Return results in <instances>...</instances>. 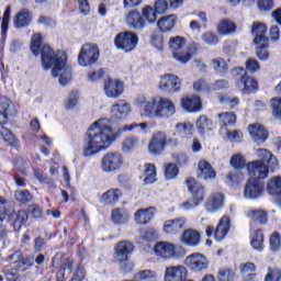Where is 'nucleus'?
<instances>
[{"label": "nucleus", "instance_id": "nucleus-57", "mask_svg": "<svg viewBox=\"0 0 281 281\" xmlns=\"http://www.w3.org/2000/svg\"><path fill=\"white\" fill-rule=\"evenodd\" d=\"M221 134L226 135L224 139H227L228 142H243V133H240L239 131L229 132V130H225L224 132H221Z\"/></svg>", "mask_w": 281, "mask_h": 281}, {"label": "nucleus", "instance_id": "nucleus-23", "mask_svg": "<svg viewBox=\"0 0 281 281\" xmlns=\"http://www.w3.org/2000/svg\"><path fill=\"white\" fill-rule=\"evenodd\" d=\"M180 243L187 247H199L201 244V233L194 228H187L180 236Z\"/></svg>", "mask_w": 281, "mask_h": 281}, {"label": "nucleus", "instance_id": "nucleus-39", "mask_svg": "<svg viewBox=\"0 0 281 281\" xmlns=\"http://www.w3.org/2000/svg\"><path fill=\"white\" fill-rule=\"evenodd\" d=\"M122 196V190L120 189H110L106 192H104L101 195V203H104L105 205H113L120 201V198Z\"/></svg>", "mask_w": 281, "mask_h": 281}, {"label": "nucleus", "instance_id": "nucleus-46", "mask_svg": "<svg viewBox=\"0 0 281 281\" xmlns=\"http://www.w3.org/2000/svg\"><path fill=\"white\" fill-rule=\"evenodd\" d=\"M131 218V213H128L125 209H115L112 211V221L119 225H123L124 223H128Z\"/></svg>", "mask_w": 281, "mask_h": 281}, {"label": "nucleus", "instance_id": "nucleus-51", "mask_svg": "<svg viewBox=\"0 0 281 281\" xmlns=\"http://www.w3.org/2000/svg\"><path fill=\"white\" fill-rule=\"evenodd\" d=\"M137 281H157V272L153 270H140L135 274Z\"/></svg>", "mask_w": 281, "mask_h": 281}, {"label": "nucleus", "instance_id": "nucleus-32", "mask_svg": "<svg viewBox=\"0 0 281 281\" xmlns=\"http://www.w3.org/2000/svg\"><path fill=\"white\" fill-rule=\"evenodd\" d=\"M198 177L203 181H212V179H216V171L207 160H200L198 164Z\"/></svg>", "mask_w": 281, "mask_h": 281}, {"label": "nucleus", "instance_id": "nucleus-26", "mask_svg": "<svg viewBox=\"0 0 281 281\" xmlns=\"http://www.w3.org/2000/svg\"><path fill=\"white\" fill-rule=\"evenodd\" d=\"M0 106L3 111L0 112V124H5L8 117H12L16 114V106L5 97L0 98Z\"/></svg>", "mask_w": 281, "mask_h": 281}, {"label": "nucleus", "instance_id": "nucleus-6", "mask_svg": "<svg viewBox=\"0 0 281 281\" xmlns=\"http://www.w3.org/2000/svg\"><path fill=\"white\" fill-rule=\"evenodd\" d=\"M177 115V104L169 98L158 95L154 120H168Z\"/></svg>", "mask_w": 281, "mask_h": 281}, {"label": "nucleus", "instance_id": "nucleus-21", "mask_svg": "<svg viewBox=\"0 0 281 281\" xmlns=\"http://www.w3.org/2000/svg\"><path fill=\"white\" fill-rule=\"evenodd\" d=\"M134 246L131 241H120L114 247V260L115 262H126L128 260V256L133 254Z\"/></svg>", "mask_w": 281, "mask_h": 281}, {"label": "nucleus", "instance_id": "nucleus-36", "mask_svg": "<svg viewBox=\"0 0 281 281\" xmlns=\"http://www.w3.org/2000/svg\"><path fill=\"white\" fill-rule=\"evenodd\" d=\"M217 34L220 36H232V34H236V23L229 19L221 20L216 25Z\"/></svg>", "mask_w": 281, "mask_h": 281}, {"label": "nucleus", "instance_id": "nucleus-56", "mask_svg": "<svg viewBox=\"0 0 281 281\" xmlns=\"http://www.w3.org/2000/svg\"><path fill=\"white\" fill-rule=\"evenodd\" d=\"M165 177L166 179H177L179 177V167L172 162L165 165Z\"/></svg>", "mask_w": 281, "mask_h": 281}, {"label": "nucleus", "instance_id": "nucleus-33", "mask_svg": "<svg viewBox=\"0 0 281 281\" xmlns=\"http://www.w3.org/2000/svg\"><path fill=\"white\" fill-rule=\"evenodd\" d=\"M255 155L261 164H267L271 170H276V168H278V158H276L271 151L265 148H258L255 150Z\"/></svg>", "mask_w": 281, "mask_h": 281}, {"label": "nucleus", "instance_id": "nucleus-31", "mask_svg": "<svg viewBox=\"0 0 281 281\" xmlns=\"http://www.w3.org/2000/svg\"><path fill=\"white\" fill-rule=\"evenodd\" d=\"M32 12L27 9H21L13 18V24L16 30H21V27H27L32 23Z\"/></svg>", "mask_w": 281, "mask_h": 281}, {"label": "nucleus", "instance_id": "nucleus-1", "mask_svg": "<svg viewBox=\"0 0 281 281\" xmlns=\"http://www.w3.org/2000/svg\"><path fill=\"white\" fill-rule=\"evenodd\" d=\"M30 49L33 55L42 56L43 69L52 70L53 78H58L59 85L65 87L71 82V66L67 64V55L63 50H54L47 44H43V35L35 33L31 37Z\"/></svg>", "mask_w": 281, "mask_h": 281}, {"label": "nucleus", "instance_id": "nucleus-22", "mask_svg": "<svg viewBox=\"0 0 281 281\" xmlns=\"http://www.w3.org/2000/svg\"><path fill=\"white\" fill-rule=\"evenodd\" d=\"M187 188L195 203H201L205 199V188L202 187L194 178H188L186 181Z\"/></svg>", "mask_w": 281, "mask_h": 281}, {"label": "nucleus", "instance_id": "nucleus-8", "mask_svg": "<svg viewBox=\"0 0 281 281\" xmlns=\"http://www.w3.org/2000/svg\"><path fill=\"white\" fill-rule=\"evenodd\" d=\"M139 43V36L133 31L119 33L114 38V45L123 52H133Z\"/></svg>", "mask_w": 281, "mask_h": 281}, {"label": "nucleus", "instance_id": "nucleus-64", "mask_svg": "<svg viewBox=\"0 0 281 281\" xmlns=\"http://www.w3.org/2000/svg\"><path fill=\"white\" fill-rule=\"evenodd\" d=\"M281 271L278 268L269 269L268 274L266 276V281H280Z\"/></svg>", "mask_w": 281, "mask_h": 281}, {"label": "nucleus", "instance_id": "nucleus-19", "mask_svg": "<svg viewBox=\"0 0 281 281\" xmlns=\"http://www.w3.org/2000/svg\"><path fill=\"white\" fill-rule=\"evenodd\" d=\"M262 192H265V184L262 181L258 179H250L244 189V198L245 199H259L262 196Z\"/></svg>", "mask_w": 281, "mask_h": 281}, {"label": "nucleus", "instance_id": "nucleus-44", "mask_svg": "<svg viewBox=\"0 0 281 281\" xmlns=\"http://www.w3.org/2000/svg\"><path fill=\"white\" fill-rule=\"evenodd\" d=\"M10 218H14L13 228L15 232H20L21 227L27 223L30 218L27 215V211H19L18 213H11Z\"/></svg>", "mask_w": 281, "mask_h": 281}, {"label": "nucleus", "instance_id": "nucleus-11", "mask_svg": "<svg viewBox=\"0 0 281 281\" xmlns=\"http://www.w3.org/2000/svg\"><path fill=\"white\" fill-rule=\"evenodd\" d=\"M100 58V49L95 44H85L78 55V63L80 67H91L95 65Z\"/></svg>", "mask_w": 281, "mask_h": 281}, {"label": "nucleus", "instance_id": "nucleus-60", "mask_svg": "<svg viewBox=\"0 0 281 281\" xmlns=\"http://www.w3.org/2000/svg\"><path fill=\"white\" fill-rule=\"evenodd\" d=\"M192 128H194V126L190 122L178 123L176 125V131L179 135H190V133H192Z\"/></svg>", "mask_w": 281, "mask_h": 281}, {"label": "nucleus", "instance_id": "nucleus-24", "mask_svg": "<svg viewBox=\"0 0 281 281\" xmlns=\"http://www.w3.org/2000/svg\"><path fill=\"white\" fill-rule=\"evenodd\" d=\"M225 205V194L221 192L212 193L210 199L205 203V210L209 214H214L218 212Z\"/></svg>", "mask_w": 281, "mask_h": 281}, {"label": "nucleus", "instance_id": "nucleus-12", "mask_svg": "<svg viewBox=\"0 0 281 281\" xmlns=\"http://www.w3.org/2000/svg\"><path fill=\"white\" fill-rule=\"evenodd\" d=\"M124 166V156L117 151L105 154L101 159V170L103 172H117Z\"/></svg>", "mask_w": 281, "mask_h": 281}, {"label": "nucleus", "instance_id": "nucleus-18", "mask_svg": "<svg viewBox=\"0 0 281 281\" xmlns=\"http://www.w3.org/2000/svg\"><path fill=\"white\" fill-rule=\"evenodd\" d=\"M103 91L106 98L115 100L124 93V82L120 81V79L109 78L105 80Z\"/></svg>", "mask_w": 281, "mask_h": 281}, {"label": "nucleus", "instance_id": "nucleus-52", "mask_svg": "<svg viewBox=\"0 0 281 281\" xmlns=\"http://www.w3.org/2000/svg\"><path fill=\"white\" fill-rule=\"evenodd\" d=\"M211 65L216 74H227L228 67L227 61L223 58H216L211 60Z\"/></svg>", "mask_w": 281, "mask_h": 281}, {"label": "nucleus", "instance_id": "nucleus-28", "mask_svg": "<svg viewBox=\"0 0 281 281\" xmlns=\"http://www.w3.org/2000/svg\"><path fill=\"white\" fill-rule=\"evenodd\" d=\"M125 25H127L130 30H144V27H146V21H144L139 12L130 11L125 18Z\"/></svg>", "mask_w": 281, "mask_h": 281}, {"label": "nucleus", "instance_id": "nucleus-49", "mask_svg": "<svg viewBox=\"0 0 281 281\" xmlns=\"http://www.w3.org/2000/svg\"><path fill=\"white\" fill-rule=\"evenodd\" d=\"M231 166L235 170H243V168H247V160L243 154H234L231 158Z\"/></svg>", "mask_w": 281, "mask_h": 281}, {"label": "nucleus", "instance_id": "nucleus-47", "mask_svg": "<svg viewBox=\"0 0 281 281\" xmlns=\"http://www.w3.org/2000/svg\"><path fill=\"white\" fill-rule=\"evenodd\" d=\"M265 235L262 234V231H257L250 240V245L251 247L256 250V251H262L265 245Z\"/></svg>", "mask_w": 281, "mask_h": 281}, {"label": "nucleus", "instance_id": "nucleus-38", "mask_svg": "<svg viewBox=\"0 0 281 281\" xmlns=\"http://www.w3.org/2000/svg\"><path fill=\"white\" fill-rule=\"evenodd\" d=\"M246 216L252 218V221H257L260 225H267L269 223V214L260 209H248Z\"/></svg>", "mask_w": 281, "mask_h": 281}, {"label": "nucleus", "instance_id": "nucleus-43", "mask_svg": "<svg viewBox=\"0 0 281 281\" xmlns=\"http://www.w3.org/2000/svg\"><path fill=\"white\" fill-rule=\"evenodd\" d=\"M267 192L271 196H280V194H281V176H274L268 181Z\"/></svg>", "mask_w": 281, "mask_h": 281}, {"label": "nucleus", "instance_id": "nucleus-9", "mask_svg": "<svg viewBox=\"0 0 281 281\" xmlns=\"http://www.w3.org/2000/svg\"><path fill=\"white\" fill-rule=\"evenodd\" d=\"M158 99L159 95L150 97L148 94H138L134 99V105L143 109L142 115L148 117L149 120H154Z\"/></svg>", "mask_w": 281, "mask_h": 281}, {"label": "nucleus", "instance_id": "nucleus-5", "mask_svg": "<svg viewBox=\"0 0 281 281\" xmlns=\"http://www.w3.org/2000/svg\"><path fill=\"white\" fill-rule=\"evenodd\" d=\"M234 74L237 79L236 85L243 93H254V91H258V81L256 78L247 75V70H245V68H235Z\"/></svg>", "mask_w": 281, "mask_h": 281}, {"label": "nucleus", "instance_id": "nucleus-62", "mask_svg": "<svg viewBox=\"0 0 281 281\" xmlns=\"http://www.w3.org/2000/svg\"><path fill=\"white\" fill-rule=\"evenodd\" d=\"M272 115L277 120H281V98H273L271 100Z\"/></svg>", "mask_w": 281, "mask_h": 281}, {"label": "nucleus", "instance_id": "nucleus-14", "mask_svg": "<svg viewBox=\"0 0 281 281\" xmlns=\"http://www.w3.org/2000/svg\"><path fill=\"white\" fill-rule=\"evenodd\" d=\"M182 82L177 75L166 74L160 77L158 88L165 93H179Z\"/></svg>", "mask_w": 281, "mask_h": 281}, {"label": "nucleus", "instance_id": "nucleus-7", "mask_svg": "<svg viewBox=\"0 0 281 281\" xmlns=\"http://www.w3.org/2000/svg\"><path fill=\"white\" fill-rule=\"evenodd\" d=\"M166 146H177V139L168 138L164 132H156L149 140L148 153L150 155H161Z\"/></svg>", "mask_w": 281, "mask_h": 281}, {"label": "nucleus", "instance_id": "nucleus-42", "mask_svg": "<svg viewBox=\"0 0 281 281\" xmlns=\"http://www.w3.org/2000/svg\"><path fill=\"white\" fill-rule=\"evenodd\" d=\"M221 133L227 131V126L236 124V114L234 112H224L218 114Z\"/></svg>", "mask_w": 281, "mask_h": 281}, {"label": "nucleus", "instance_id": "nucleus-55", "mask_svg": "<svg viewBox=\"0 0 281 281\" xmlns=\"http://www.w3.org/2000/svg\"><path fill=\"white\" fill-rule=\"evenodd\" d=\"M14 199L18 201V203H22L25 205L26 203H30L32 201V194L27 190H18L14 193Z\"/></svg>", "mask_w": 281, "mask_h": 281}, {"label": "nucleus", "instance_id": "nucleus-50", "mask_svg": "<svg viewBox=\"0 0 281 281\" xmlns=\"http://www.w3.org/2000/svg\"><path fill=\"white\" fill-rule=\"evenodd\" d=\"M195 126L200 133L212 131V121L205 115H201L195 123Z\"/></svg>", "mask_w": 281, "mask_h": 281}, {"label": "nucleus", "instance_id": "nucleus-30", "mask_svg": "<svg viewBox=\"0 0 281 281\" xmlns=\"http://www.w3.org/2000/svg\"><path fill=\"white\" fill-rule=\"evenodd\" d=\"M186 273L183 266H169L165 269L164 281H183Z\"/></svg>", "mask_w": 281, "mask_h": 281}, {"label": "nucleus", "instance_id": "nucleus-15", "mask_svg": "<svg viewBox=\"0 0 281 281\" xmlns=\"http://www.w3.org/2000/svg\"><path fill=\"white\" fill-rule=\"evenodd\" d=\"M187 267L194 273H201L205 271L210 265L207 257L201 252H194L186 258Z\"/></svg>", "mask_w": 281, "mask_h": 281}, {"label": "nucleus", "instance_id": "nucleus-34", "mask_svg": "<svg viewBox=\"0 0 281 281\" xmlns=\"http://www.w3.org/2000/svg\"><path fill=\"white\" fill-rule=\"evenodd\" d=\"M132 111L133 109L131 108V103L125 100H119L111 108L113 117H127V115H131Z\"/></svg>", "mask_w": 281, "mask_h": 281}, {"label": "nucleus", "instance_id": "nucleus-25", "mask_svg": "<svg viewBox=\"0 0 281 281\" xmlns=\"http://www.w3.org/2000/svg\"><path fill=\"white\" fill-rule=\"evenodd\" d=\"M156 214L157 210L155 207L138 209L134 213V221L137 225H148Z\"/></svg>", "mask_w": 281, "mask_h": 281}, {"label": "nucleus", "instance_id": "nucleus-16", "mask_svg": "<svg viewBox=\"0 0 281 281\" xmlns=\"http://www.w3.org/2000/svg\"><path fill=\"white\" fill-rule=\"evenodd\" d=\"M7 262L14 265L18 271H27V269L34 265V257H23V252H21V250H15L7 258Z\"/></svg>", "mask_w": 281, "mask_h": 281}, {"label": "nucleus", "instance_id": "nucleus-58", "mask_svg": "<svg viewBox=\"0 0 281 281\" xmlns=\"http://www.w3.org/2000/svg\"><path fill=\"white\" fill-rule=\"evenodd\" d=\"M193 90L196 93H205V91H210V85L205 79H196L193 81Z\"/></svg>", "mask_w": 281, "mask_h": 281}, {"label": "nucleus", "instance_id": "nucleus-13", "mask_svg": "<svg viewBox=\"0 0 281 281\" xmlns=\"http://www.w3.org/2000/svg\"><path fill=\"white\" fill-rule=\"evenodd\" d=\"M232 227V220L229 216L224 215L218 224L216 229H214V226H207L205 229V234L207 238H212L214 236L215 240L217 243H221V240H225V236L229 233V228Z\"/></svg>", "mask_w": 281, "mask_h": 281}, {"label": "nucleus", "instance_id": "nucleus-53", "mask_svg": "<svg viewBox=\"0 0 281 281\" xmlns=\"http://www.w3.org/2000/svg\"><path fill=\"white\" fill-rule=\"evenodd\" d=\"M255 45L257 46V50H256V55L257 58H259L260 60H269V52H267V47H269V43H255Z\"/></svg>", "mask_w": 281, "mask_h": 281}, {"label": "nucleus", "instance_id": "nucleus-40", "mask_svg": "<svg viewBox=\"0 0 281 281\" xmlns=\"http://www.w3.org/2000/svg\"><path fill=\"white\" fill-rule=\"evenodd\" d=\"M139 146V137L137 136H127L123 138L121 143V150L124 155H131L135 148Z\"/></svg>", "mask_w": 281, "mask_h": 281}, {"label": "nucleus", "instance_id": "nucleus-37", "mask_svg": "<svg viewBox=\"0 0 281 281\" xmlns=\"http://www.w3.org/2000/svg\"><path fill=\"white\" fill-rule=\"evenodd\" d=\"M177 21H179V18H177V15L169 14L160 18L157 21V25L160 32H170V30H173V27L177 25Z\"/></svg>", "mask_w": 281, "mask_h": 281}, {"label": "nucleus", "instance_id": "nucleus-45", "mask_svg": "<svg viewBox=\"0 0 281 281\" xmlns=\"http://www.w3.org/2000/svg\"><path fill=\"white\" fill-rule=\"evenodd\" d=\"M142 178L144 179V182L147 184H150L154 181H157V168L155 167V165L146 164L144 166Z\"/></svg>", "mask_w": 281, "mask_h": 281}, {"label": "nucleus", "instance_id": "nucleus-10", "mask_svg": "<svg viewBox=\"0 0 281 281\" xmlns=\"http://www.w3.org/2000/svg\"><path fill=\"white\" fill-rule=\"evenodd\" d=\"M158 99L159 95L150 97L148 94H138L134 99V105L143 109L142 115L148 117L149 120H154Z\"/></svg>", "mask_w": 281, "mask_h": 281}, {"label": "nucleus", "instance_id": "nucleus-2", "mask_svg": "<svg viewBox=\"0 0 281 281\" xmlns=\"http://www.w3.org/2000/svg\"><path fill=\"white\" fill-rule=\"evenodd\" d=\"M116 139L117 133L113 130L111 120L99 119L87 131L83 157H93L98 153H104Z\"/></svg>", "mask_w": 281, "mask_h": 281}, {"label": "nucleus", "instance_id": "nucleus-4", "mask_svg": "<svg viewBox=\"0 0 281 281\" xmlns=\"http://www.w3.org/2000/svg\"><path fill=\"white\" fill-rule=\"evenodd\" d=\"M181 254H183V248L170 241H157L154 246V256L160 260L180 258Z\"/></svg>", "mask_w": 281, "mask_h": 281}, {"label": "nucleus", "instance_id": "nucleus-3", "mask_svg": "<svg viewBox=\"0 0 281 281\" xmlns=\"http://www.w3.org/2000/svg\"><path fill=\"white\" fill-rule=\"evenodd\" d=\"M168 45L172 59L180 63V65H188V63L192 60V53H190V48L186 46V37H170Z\"/></svg>", "mask_w": 281, "mask_h": 281}, {"label": "nucleus", "instance_id": "nucleus-20", "mask_svg": "<svg viewBox=\"0 0 281 281\" xmlns=\"http://www.w3.org/2000/svg\"><path fill=\"white\" fill-rule=\"evenodd\" d=\"M247 171L250 177H254L258 181H260V179H267L269 177V166L260 160L249 162L247 165Z\"/></svg>", "mask_w": 281, "mask_h": 281}, {"label": "nucleus", "instance_id": "nucleus-61", "mask_svg": "<svg viewBox=\"0 0 281 281\" xmlns=\"http://www.w3.org/2000/svg\"><path fill=\"white\" fill-rule=\"evenodd\" d=\"M203 43L206 45H218V35L216 33L206 32L201 35Z\"/></svg>", "mask_w": 281, "mask_h": 281}, {"label": "nucleus", "instance_id": "nucleus-41", "mask_svg": "<svg viewBox=\"0 0 281 281\" xmlns=\"http://www.w3.org/2000/svg\"><path fill=\"white\" fill-rule=\"evenodd\" d=\"M148 128V123L143 122V123H131V124H125L122 127L117 130L119 134L122 133H144V131H147Z\"/></svg>", "mask_w": 281, "mask_h": 281}, {"label": "nucleus", "instance_id": "nucleus-35", "mask_svg": "<svg viewBox=\"0 0 281 281\" xmlns=\"http://www.w3.org/2000/svg\"><path fill=\"white\" fill-rule=\"evenodd\" d=\"M251 34L255 36L254 43H269V37L267 34V25L261 22H254L251 26Z\"/></svg>", "mask_w": 281, "mask_h": 281}, {"label": "nucleus", "instance_id": "nucleus-27", "mask_svg": "<svg viewBox=\"0 0 281 281\" xmlns=\"http://www.w3.org/2000/svg\"><path fill=\"white\" fill-rule=\"evenodd\" d=\"M248 131L251 139L258 146H260V144H265L267 142V138L269 137V133L261 124H252L248 127Z\"/></svg>", "mask_w": 281, "mask_h": 281}, {"label": "nucleus", "instance_id": "nucleus-48", "mask_svg": "<svg viewBox=\"0 0 281 281\" xmlns=\"http://www.w3.org/2000/svg\"><path fill=\"white\" fill-rule=\"evenodd\" d=\"M151 47H155L158 52H164V34L160 32H154L149 37Z\"/></svg>", "mask_w": 281, "mask_h": 281}, {"label": "nucleus", "instance_id": "nucleus-54", "mask_svg": "<svg viewBox=\"0 0 281 281\" xmlns=\"http://www.w3.org/2000/svg\"><path fill=\"white\" fill-rule=\"evenodd\" d=\"M142 14L148 23H157V11L150 5H146L142 9Z\"/></svg>", "mask_w": 281, "mask_h": 281}, {"label": "nucleus", "instance_id": "nucleus-29", "mask_svg": "<svg viewBox=\"0 0 281 281\" xmlns=\"http://www.w3.org/2000/svg\"><path fill=\"white\" fill-rule=\"evenodd\" d=\"M181 108L188 113H200L202 109L201 98L199 95L182 98Z\"/></svg>", "mask_w": 281, "mask_h": 281}, {"label": "nucleus", "instance_id": "nucleus-17", "mask_svg": "<svg viewBox=\"0 0 281 281\" xmlns=\"http://www.w3.org/2000/svg\"><path fill=\"white\" fill-rule=\"evenodd\" d=\"M188 220L186 217H176L173 220H167L164 223L162 232L168 236H177V234H181L183 229H186V225Z\"/></svg>", "mask_w": 281, "mask_h": 281}, {"label": "nucleus", "instance_id": "nucleus-59", "mask_svg": "<svg viewBox=\"0 0 281 281\" xmlns=\"http://www.w3.org/2000/svg\"><path fill=\"white\" fill-rule=\"evenodd\" d=\"M143 240H147V243H153V240H157L159 238V233L155 231V228H147L140 233Z\"/></svg>", "mask_w": 281, "mask_h": 281}, {"label": "nucleus", "instance_id": "nucleus-63", "mask_svg": "<svg viewBox=\"0 0 281 281\" xmlns=\"http://www.w3.org/2000/svg\"><path fill=\"white\" fill-rule=\"evenodd\" d=\"M236 272L234 270H229L227 268L220 270L218 281H234Z\"/></svg>", "mask_w": 281, "mask_h": 281}]
</instances>
